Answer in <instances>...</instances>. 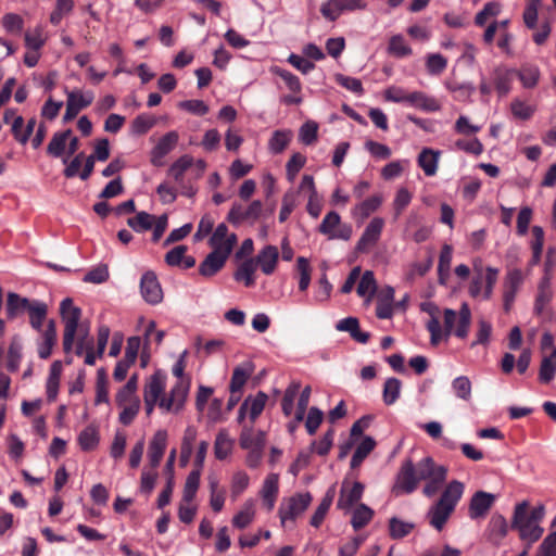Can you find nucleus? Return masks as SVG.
Instances as JSON below:
<instances>
[{"label":"nucleus","instance_id":"1","mask_svg":"<svg viewBox=\"0 0 556 556\" xmlns=\"http://www.w3.org/2000/svg\"><path fill=\"white\" fill-rule=\"evenodd\" d=\"M60 315L64 325L63 350L70 354L75 346V354L83 356L90 349H93V339L90 337V326L81 321L83 312L74 305L71 298H65L60 303Z\"/></svg>","mask_w":556,"mask_h":556},{"label":"nucleus","instance_id":"2","mask_svg":"<svg viewBox=\"0 0 556 556\" xmlns=\"http://www.w3.org/2000/svg\"><path fill=\"white\" fill-rule=\"evenodd\" d=\"M443 317L444 330H442L439 319L434 316L427 323V329L430 332V342L432 345L439 344L443 339L446 340L451 334L459 339L467 338L471 324V311L466 302L460 305L458 313L452 308H445Z\"/></svg>","mask_w":556,"mask_h":556},{"label":"nucleus","instance_id":"3","mask_svg":"<svg viewBox=\"0 0 556 556\" xmlns=\"http://www.w3.org/2000/svg\"><path fill=\"white\" fill-rule=\"evenodd\" d=\"M545 515L543 505H539L528 510V503L521 502L516 505L511 526L519 531L520 538L529 543L536 542L543 534V528L540 526Z\"/></svg>","mask_w":556,"mask_h":556},{"label":"nucleus","instance_id":"4","mask_svg":"<svg viewBox=\"0 0 556 556\" xmlns=\"http://www.w3.org/2000/svg\"><path fill=\"white\" fill-rule=\"evenodd\" d=\"M465 485L463 482L453 480L442 492L438 502L432 505L428 511L430 525L437 529L442 530L450 516L454 511L457 503L463 496Z\"/></svg>","mask_w":556,"mask_h":556},{"label":"nucleus","instance_id":"5","mask_svg":"<svg viewBox=\"0 0 556 556\" xmlns=\"http://www.w3.org/2000/svg\"><path fill=\"white\" fill-rule=\"evenodd\" d=\"M236 242V233L229 232L225 224H219L211 233V275L224 267Z\"/></svg>","mask_w":556,"mask_h":556},{"label":"nucleus","instance_id":"6","mask_svg":"<svg viewBox=\"0 0 556 556\" xmlns=\"http://www.w3.org/2000/svg\"><path fill=\"white\" fill-rule=\"evenodd\" d=\"M312 502V495L306 493L295 494L285 500L279 507L280 522L287 527L289 521H294L296 517L302 515Z\"/></svg>","mask_w":556,"mask_h":556},{"label":"nucleus","instance_id":"7","mask_svg":"<svg viewBox=\"0 0 556 556\" xmlns=\"http://www.w3.org/2000/svg\"><path fill=\"white\" fill-rule=\"evenodd\" d=\"M418 486L415 464L412 459H405L396 475L392 492L399 496L413 493Z\"/></svg>","mask_w":556,"mask_h":556},{"label":"nucleus","instance_id":"8","mask_svg":"<svg viewBox=\"0 0 556 556\" xmlns=\"http://www.w3.org/2000/svg\"><path fill=\"white\" fill-rule=\"evenodd\" d=\"M318 231L325 236L329 240H350L352 236V227L350 225L341 224L340 215L331 211L327 213L318 227Z\"/></svg>","mask_w":556,"mask_h":556},{"label":"nucleus","instance_id":"9","mask_svg":"<svg viewBox=\"0 0 556 556\" xmlns=\"http://www.w3.org/2000/svg\"><path fill=\"white\" fill-rule=\"evenodd\" d=\"M367 8L364 0H327L320 7L321 15L330 22H334L346 12L362 11Z\"/></svg>","mask_w":556,"mask_h":556},{"label":"nucleus","instance_id":"10","mask_svg":"<svg viewBox=\"0 0 556 556\" xmlns=\"http://www.w3.org/2000/svg\"><path fill=\"white\" fill-rule=\"evenodd\" d=\"M267 400V394L262 391L257 392L255 395L245 397L238 410V422L243 424L245 419H249L250 424L253 425L263 413Z\"/></svg>","mask_w":556,"mask_h":556},{"label":"nucleus","instance_id":"11","mask_svg":"<svg viewBox=\"0 0 556 556\" xmlns=\"http://www.w3.org/2000/svg\"><path fill=\"white\" fill-rule=\"evenodd\" d=\"M39 300H29L15 292H9L5 302V314L8 319L13 320L24 313L30 314L33 307L39 304Z\"/></svg>","mask_w":556,"mask_h":556},{"label":"nucleus","instance_id":"12","mask_svg":"<svg viewBox=\"0 0 556 556\" xmlns=\"http://www.w3.org/2000/svg\"><path fill=\"white\" fill-rule=\"evenodd\" d=\"M179 135L172 130L162 136L151 151L150 161L154 166H163L165 156L177 146Z\"/></svg>","mask_w":556,"mask_h":556},{"label":"nucleus","instance_id":"13","mask_svg":"<svg viewBox=\"0 0 556 556\" xmlns=\"http://www.w3.org/2000/svg\"><path fill=\"white\" fill-rule=\"evenodd\" d=\"M189 383L185 379H180L170 389L168 396H163L160 401V408L165 412L178 410L187 396Z\"/></svg>","mask_w":556,"mask_h":556},{"label":"nucleus","instance_id":"14","mask_svg":"<svg viewBox=\"0 0 556 556\" xmlns=\"http://www.w3.org/2000/svg\"><path fill=\"white\" fill-rule=\"evenodd\" d=\"M496 496L485 491H477L469 503V517L471 519L484 518L494 505Z\"/></svg>","mask_w":556,"mask_h":556},{"label":"nucleus","instance_id":"15","mask_svg":"<svg viewBox=\"0 0 556 556\" xmlns=\"http://www.w3.org/2000/svg\"><path fill=\"white\" fill-rule=\"evenodd\" d=\"M140 292L144 301L150 304H159L163 300V291L154 273L147 271L142 275Z\"/></svg>","mask_w":556,"mask_h":556},{"label":"nucleus","instance_id":"16","mask_svg":"<svg viewBox=\"0 0 556 556\" xmlns=\"http://www.w3.org/2000/svg\"><path fill=\"white\" fill-rule=\"evenodd\" d=\"M364 484L361 482L349 483L348 481L342 482L340 496L337 503V507L341 510H350L354 504H356L363 496Z\"/></svg>","mask_w":556,"mask_h":556},{"label":"nucleus","instance_id":"17","mask_svg":"<svg viewBox=\"0 0 556 556\" xmlns=\"http://www.w3.org/2000/svg\"><path fill=\"white\" fill-rule=\"evenodd\" d=\"M40 338L37 342L38 356L47 359L52 354L53 346L58 341L56 324L54 319H49L45 330L39 333Z\"/></svg>","mask_w":556,"mask_h":556},{"label":"nucleus","instance_id":"18","mask_svg":"<svg viewBox=\"0 0 556 556\" xmlns=\"http://www.w3.org/2000/svg\"><path fill=\"white\" fill-rule=\"evenodd\" d=\"M384 220L381 217L372 218L366 226L362 237L357 242V250L361 252L367 251L369 248L375 245L382 232Z\"/></svg>","mask_w":556,"mask_h":556},{"label":"nucleus","instance_id":"19","mask_svg":"<svg viewBox=\"0 0 556 556\" xmlns=\"http://www.w3.org/2000/svg\"><path fill=\"white\" fill-rule=\"evenodd\" d=\"M167 445V432L165 430H157L148 448V458L150 466L156 469L163 458Z\"/></svg>","mask_w":556,"mask_h":556},{"label":"nucleus","instance_id":"20","mask_svg":"<svg viewBox=\"0 0 556 556\" xmlns=\"http://www.w3.org/2000/svg\"><path fill=\"white\" fill-rule=\"evenodd\" d=\"M515 76L516 71L505 66H497L493 70L492 80L500 97H505L510 92Z\"/></svg>","mask_w":556,"mask_h":556},{"label":"nucleus","instance_id":"21","mask_svg":"<svg viewBox=\"0 0 556 556\" xmlns=\"http://www.w3.org/2000/svg\"><path fill=\"white\" fill-rule=\"evenodd\" d=\"M166 387V375L157 370L150 376L144 384L143 397L150 399L151 401H161Z\"/></svg>","mask_w":556,"mask_h":556},{"label":"nucleus","instance_id":"22","mask_svg":"<svg viewBox=\"0 0 556 556\" xmlns=\"http://www.w3.org/2000/svg\"><path fill=\"white\" fill-rule=\"evenodd\" d=\"M278 257V249L274 245H266L254 260L265 275H270L276 269Z\"/></svg>","mask_w":556,"mask_h":556},{"label":"nucleus","instance_id":"23","mask_svg":"<svg viewBox=\"0 0 556 556\" xmlns=\"http://www.w3.org/2000/svg\"><path fill=\"white\" fill-rule=\"evenodd\" d=\"M440 151L425 148L418 155L417 163L428 177L434 176L438 170Z\"/></svg>","mask_w":556,"mask_h":556},{"label":"nucleus","instance_id":"24","mask_svg":"<svg viewBox=\"0 0 556 556\" xmlns=\"http://www.w3.org/2000/svg\"><path fill=\"white\" fill-rule=\"evenodd\" d=\"M408 104L425 112H437L441 109L439 101L421 91L409 93Z\"/></svg>","mask_w":556,"mask_h":556},{"label":"nucleus","instance_id":"25","mask_svg":"<svg viewBox=\"0 0 556 556\" xmlns=\"http://www.w3.org/2000/svg\"><path fill=\"white\" fill-rule=\"evenodd\" d=\"M382 197L379 194L371 195L366 200L362 201L357 205H355L351 212L354 218L364 220L371 213L376 212L380 205L382 204Z\"/></svg>","mask_w":556,"mask_h":556},{"label":"nucleus","instance_id":"26","mask_svg":"<svg viewBox=\"0 0 556 556\" xmlns=\"http://www.w3.org/2000/svg\"><path fill=\"white\" fill-rule=\"evenodd\" d=\"M240 446L244 450L264 448V432H254L252 425L249 427L244 426L240 434Z\"/></svg>","mask_w":556,"mask_h":556},{"label":"nucleus","instance_id":"27","mask_svg":"<svg viewBox=\"0 0 556 556\" xmlns=\"http://www.w3.org/2000/svg\"><path fill=\"white\" fill-rule=\"evenodd\" d=\"M278 494V475L270 473L264 480L261 496L268 510L275 506L276 497Z\"/></svg>","mask_w":556,"mask_h":556},{"label":"nucleus","instance_id":"28","mask_svg":"<svg viewBox=\"0 0 556 556\" xmlns=\"http://www.w3.org/2000/svg\"><path fill=\"white\" fill-rule=\"evenodd\" d=\"M235 440L230 438L228 432L226 430H222L216 439H215V445H214V454L215 457L219 460L227 459L233 450Z\"/></svg>","mask_w":556,"mask_h":556},{"label":"nucleus","instance_id":"29","mask_svg":"<svg viewBox=\"0 0 556 556\" xmlns=\"http://www.w3.org/2000/svg\"><path fill=\"white\" fill-rule=\"evenodd\" d=\"M71 135V129L54 132L47 147L48 154L53 157H61L66 149V144Z\"/></svg>","mask_w":556,"mask_h":556},{"label":"nucleus","instance_id":"30","mask_svg":"<svg viewBox=\"0 0 556 556\" xmlns=\"http://www.w3.org/2000/svg\"><path fill=\"white\" fill-rule=\"evenodd\" d=\"M255 517V502L248 500L241 509L233 516L232 526L238 529L247 528Z\"/></svg>","mask_w":556,"mask_h":556},{"label":"nucleus","instance_id":"31","mask_svg":"<svg viewBox=\"0 0 556 556\" xmlns=\"http://www.w3.org/2000/svg\"><path fill=\"white\" fill-rule=\"evenodd\" d=\"M444 468V466L437 465L432 457L422 458L415 465L418 483L420 481H428L439 472V469Z\"/></svg>","mask_w":556,"mask_h":556},{"label":"nucleus","instance_id":"32","mask_svg":"<svg viewBox=\"0 0 556 556\" xmlns=\"http://www.w3.org/2000/svg\"><path fill=\"white\" fill-rule=\"evenodd\" d=\"M334 495L336 486L332 485L327 490L324 498L321 500L320 504L318 505L317 509L315 510L314 515L311 518V525L313 527L318 528L321 525L326 514L328 513L333 502Z\"/></svg>","mask_w":556,"mask_h":556},{"label":"nucleus","instance_id":"33","mask_svg":"<svg viewBox=\"0 0 556 556\" xmlns=\"http://www.w3.org/2000/svg\"><path fill=\"white\" fill-rule=\"evenodd\" d=\"M257 269V263L254 258H247L243 261L237 271L235 273V279L237 281H242L244 286L251 287L254 285V273Z\"/></svg>","mask_w":556,"mask_h":556},{"label":"nucleus","instance_id":"34","mask_svg":"<svg viewBox=\"0 0 556 556\" xmlns=\"http://www.w3.org/2000/svg\"><path fill=\"white\" fill-rule=\"evenodd\" d=\"M61 361H54L50 367L49 377L47 380V397L49 401H54L58 395L60 378L62 372Z\"/></svg>","mask_w":556,"mask_h":556},{"label":"nucleus","instance_id":"35","mask_svg":"<svg viewBox=\"0 0 556 556\" xmlns=\"http://www.w3.org/2000/svg\"><path fill=\"white\" fill-rule=\"evenodd\" d=\"M377 290V282L375 275L371 270H366L359 278L357 286V294L364 298L367 302L371 300Z\"/></svg>","mask_w":556,"mask_h":556},{"label":"nucleus","instance_id":"36","mask_svg":"<svg viewBox=\"0 0 556 556\" xmlns=\"http://www.w3.org/2000/svg\"><path fill=\"white\" fill-rule=\"evenodd\" d=\"M454 395L464 402L471 401L472 384L467 376H458L451 383Z\"/></svg>","mask_w":556,"mask_h":556},{"label":"nucleus","instance_id":"37","mask_svg":"<svg viewBox=\"0 0 556 556\" xmlns=\"http://www.w3.org/2000/svg\"><path fill=\"white\" fill-rule=\"evenodd\" d=\"M66 100L71 102L79 112L89 106L94 99V94L91 90L83 91L79 89L67 90L65 89Z\"/></svg>","mask_w":556,"mask_h":556},{"label":"nucleus","instance_id":"38","mask_svg":"<svg viewBox=\"0 0 556 556\" xmlns=\"http://www.w3.org/2000/svg\"><path fill=\"white\" fill-rule=\"evenodd\" d=\"M415 528V523L392 517L389 520V534L393 540H400L407 536Z\"/></svg>","mask_w":556,"mask_h":556},{"label":"nucleus","instance_id":"39","mask_svg":"<svg viewBox=\"0 0 556 556\" xmlns=\"http://www.w3.org/2000/svg\"><path fill=\"white\" fill-rule=\"evenodd\" d=\"M296 271L299 277V290L305 292L309 287L313 271L309 261L306 257L299 256L296 258Z\"/></svg>","mask_w":556,"mask_h":556},{"label":"nucleus","instance_id":"40","mask_svg":"<svg viewBox=\"0 0 556 556\" xmlns=\"http://www.w3.org/2000/svg\"><path fill=\"white\" fill-rule=\"evenodd\" d=\"M516 75L525 88L531 89L538 85L541 72L536 65H525L516 72Z\"/></svg>","mask_w":556,"mask_h":556},{"label":"nucleus","instance_id":"41","mask_svg":"<svg viewBox=\"0 0 556 556\" xmlns=\"http://www.w3.org/2000/svg\"><path fill=\"white\" fill-rule=\"evenodd\" d=\"M299 204V192L295 189H289L282 198L281 208L279 212V222H286L293 210Z\"/></svg>","mask_w":556,"mask_h":556},{"label":"nucleus","instance_id":"42","mask_svg":"<svg viewBox=\"0 0 556 556\" xmlns=\"http://www.w3.org/2000/svg\"><path fill=\"white\" fill-rule=\"evenodd\" d=\"M292 138L290 130H276L268 141V149L274 154L281 153L289 144Z\"/></svg>","mask_w":556,"mask_h":556},{"label":"nucleus","instance_id":"43","mask_svg":"<svg viewBox=\"0 0 556 556\" xmlns=\"http://www.w3.org/2000/svg\"><path fill=\"white\" fill-rule=\"evenodd\" d=\"M556 374V348L551 356L543 357L539 371V379L542 383L551 382Z\"/></svg>","mask_w":556,"mask_h":556},{"label":"nucleus","instance_id":"44","mask_svg":"<svg viewBox=\"0 0 556 556\" xmlns=\"http://www.w3.org/2000/svg\"><path fill=\"white\" fill-rule=\"evenodd\" d=\"M412 48L405 41L403 35H394L390 38L388 53L395 58H405L412 54Z\"/></svg>","mask_w":556,"mask_h":556},{"label":"nucleus","instance_id":"45","mask_svg":"<svg viewBox=\"0 0 556 556\" xmlns=\"http://www.w3.org/2000/svg\"><path fill=\"white\" fill-rule=\"evenodd\" d=\"M99 431L94 426L86 427L78 435V443L81 450L91 451L99 444Z\"/></svg>","mask_w":556,"mask_h":556},{"label":"nucleus","instance_id":"46","mask_svg":"<svg viewBox=\"0 0 556 556\" xmlns=\"http://www.w3.org/2000/svg\"><path fill=\"white\" fill-rule=\"evenodd\" d=\"M402 382L397 378H388L383 386L382 397L386 405L394 404L401 394Z\"/></svg>","mask_w":556,"mask_h":556},{"label":"nucleus","instance_id":"47","mask_svg":"<svg viewBox=\"0 0 556 556\" xmlns=\"http://www.w3.org/2000/svg\"><path fill=\"white\" fill-rule=\"evenodd\" d=\"M376 442L371 437H365L363 441L356 447L352 459L351 467H358L362 462L369 455V453L375 448Z\"/></svg>","mask_w":556,"mask_h":556},{"label":"nucleus","instance_id":"48","mask_svg":"<svg viewBox=\"0 0 556 556\" xmlns=\"http://www.w3.org/2000/svg\"><path fill=\"white\" fill-rule=\"evenodd\" d=\"M48 315V305L45 302H40L35 307H33L29 317L30 327L36 330L38 333H41L43 328V323Z\"/></svg>","mask_w":556,"mask_h":556},{"label":"nucleus","instance_id":"49","mask_svg":"<svg viewBox=\"0 0 556 556\" xmlns=\"http://www.w3.org/2000/svg\"><path fill=\"white\" fill-rule=\"evenodd\" d=\"M374 517V510L365 504H359L354 510L351 519L354 530L364 528Z\"/></svg>","mask_w":556,"mask_h":556},{"label":"nucleus","instance_id":"50","mask_svg":"<svg viewBox=\"0 0 556 556\" xmlns=\"http://www.w3.org/2000/svg\"><path fill=\"white\" fill-rule=\"evenodd\" d=\"M23 345L18 338H13L8 350L7 367L10 371H17L22 361Z\"/></svg>","mask_w":556,"mask_h":556},{"label":"nucleus","instance_id":"51","mask_svg":"<svg viewBox=\"0 0 556 556\" xmlns=\"http://www.w3.org/2000/svg\"><path fill=\"white\" fill-rule=\"evenodd\" d=\"M492 331V324L484 318H479L477 321L476 340L471 343V348L476 345L486 346L491 341Z\"/></svg>","mask_w":556,"mask_h":556},{"label":"nucleus","instance_id":"52","mask_svg":"<svg viewBox=\"0 0 556 556\" xmlns=\"http://www.w3.org/2000/svg\"><path fill=\"white\" fill-rule=\"evenodd\" d=\"M453 257V248L450 244H444L441 249L438 264L439 280L444 282L448 276Z\"/></svg>","mask_w":556,"mask_h":556},{"label":"nucleus","instance_id":"53","mask_svg":"<svg viewBox=\"0 0 556 556\" xmlns=\"http://www.w3.org/2000/svg\"><path fill=\"white\" fill-rule=\"evenodd\" d=\"M533 240L531 241L532 260L531 264L536 265L541 261L544 247V231L540 226L532 227Z\"/></svg>","mask_w":556,"mask_h":556},{"label":"nucleus","instance_id":"54","mask_svg":"<svg viewBox=\"0 0 556 556\" xmlns=\"http://www.w3.org/2000/svg\"><path fill=\"white\" fill-rule=\"evenodd\" d=\"M154 216L147 212H139L135 217L128 218L127 225L136 232H143L152 228Z\"/></svg>","mask_w":556,"mask_h":556},{"label":"nucleus","instance_id":"55","mask_svg":"<svg viewBox=\"0 0 556 556\" xmlns=\"http://www.w3.org/2000/svg\"><path fill=\"white\" fill-rule=\"evenodd\" d=\"M24 125V118L22 116H16L13 118L11 130L17 142L21 144H26L34 132V127L25 126L24 130H21V127Z\"/></svg>","mask_w":556,"mask_h":556},{"label":"nucleus","instance_id":"56","mask_svg":"<svg viewBox=\"0 0 556 556\" xmlns=\"http://www.w3.org/2000/svg\"><path fill=\"white\" fill-rule=\"evenodd\" d=\"M541 4H542L541 0H528V2L526 4V8H525V11L522 14V18H523L525 25L529 29L536 28L538 14H539V9H540Z\"/></svg>","mask_w":556,"mask_h":556},{"label":"nucleus","instance_id":"57","mask_svg":"<svg viewBox=\"0 0 556 556\" xmlns=\"http://www.w3.org/2000/svg\"><path fill=\"white\" fill-rule=\"evenodd\" d=\"M446 66L447 60L440 53H429L426 56V68L430 75H440Z\"/></svg>","mask_w":556,"mask_h":556},{"label":"nucleus","instance_id":"58","mask_svg":"<svg viewBox=\"0 0 556 556\" xmlns=\"http://www.w3.org/2000/svg\"><path fill=\"white\" fill-rule=\"evenodd\" d=\"M447 469H439V472L433 476L431 479L426 481V485L424 486L422 493L427 497H431L439 492L442 488L443 483L446 480Z\"/></svg>","mask_w":556,"mask_h":556},{"label":"nucleus","instance_id":"59","mask_svg":"<svg viewBox=\"0 0 556 556\" xmlns=\"http://www.w3.org/2000/svg\"><path fill=\"white\" fill-rule=\"evenodd\" d=\"M252 370L247 369L242 366H238L233 369L231 381H230V392L231 393H240L243 386L245 384L248 378L250 377Z\"/></svg>","mask_w":556,"mask_h":556},{"label":"nucleus","instance_id":"60","mask_svg":"<svg viewBox=\"0 0 556 556\" xmlns=\"http://www.w3.org/2000/svg\"><path fill=\"white\" fill-rule=\"evenodd\" d=\"M510 111L516 118L527 121L532 117L535 108L520 99H514L510 103Z\"/></svg>","mask_w":556,"mask_h":556},{"label":"nucleus","instance_id":"61","mask_svg":"<svg viewBox=\"0 0 556 556\" xmlns=\"http://www.w3.org/2000/svg\"><path fill=\"white\" fill-rule=\"evenodd\" d=\"M300 387L299 382H292L285 391L281 406L286 416H290L293 413V403L299 394Z\"/></svg>","mask_w":556,"mask_h":556},{"label":"nucleus","instance_id":"62","mask_svg":"<svg viewBox=\"0 0 556 556\" xmlns=\"http://www.w3.org/2000/svg\"><path fill=\"white\" fill-rule=\"evenodd\" d=\"M191 165L192 157L189 155H182L170 166L168 175L173 177L175 181L179 182L182 180L184 174Z\"/></svg>","mask_w":556,"mask_h":556},{"label":"nucleus","instance_id":"63","mask_svg":"<svg viewBox=\"0 0 556 556\" xmlns=\"http://www.w3.org/2000/svg\"><path fill=\"white\" fill-rule=\"evenodd\" d=\"M122 408L118 420L121 424L128 426L130 425L140 409V401H132L131 403L117 405Z\"/></svg>","mask_w":556,"mask_h":556},{"label":"nucleus","instance_id":"64","mask_svg":"<svg viewBox=\"0 0 556 556\" xmlns=\"http://www.w3.org/2000/svg\"><path fill=\"white\" fill-rule=\"evenodd\" d=\"M523 282V274L519 268H509L504 279V290L518 292Z\"/></svg>","mask_w":556,"mask_h":556}]
</instances>
